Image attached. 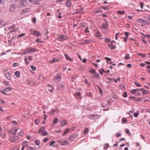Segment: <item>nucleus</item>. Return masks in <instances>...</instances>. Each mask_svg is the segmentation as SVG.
I'll return each instance as SVG.
<instances>
[{"label":"nucleus","mask_w":150,"mask_h":150,"mask_svg":"<svg viewBox=\"0 0 150 150\" xmlns=\"http://www.w3.org/2000/svg\"><path fill=\"white\" fill-rule=\"evenodd\" d=\"M58 121V119L56 117H54L53 120V124L55 125L56 124Z\"/></svg>","instance_id":"nucleus-27"},{"label":"nucleus","mask_w":150,"mask_h":150,"mask_svg":"<svg viewBox=\"0 0 150 150\" xmlns=\"http://www.w3.org/2000/svg\"><path fill=\"white\" fill-rule=\"evenodd\" d=\"M27 148L28 150H35L33 147L27 146Z\"/></svg>","instance_id":"nucleus-48"},{"label":"nucleus","mask_w":150,"mask_h":150,"mask_svg":"<svg viewBox=\"0 0 150 150\" xmlns=\"http://www.w3.org/2000/svg\"><path fill=\"white\" fill-rule=\"evenodd\" d=\"M78 136L77 134L76 133H75L73 135H71L69 137V139H70V138L71 137H73V138H74L77 137Z\"/></svg>","instance_id":"nucleus-31"},{"label":"nucleus","mask_w":150,"mask_h":150,"mask_svg":"<svg viewBox=\"0 0 150 150\" xmlns=\"http://www.w3.org/2000/svg\"><path fill=\"white\" fill-rule=\"evenodd\" d=\"M95 35L97 37L99 38L100 39H102V38H100L102 37V35L99 31H97L96 33H95Z\"/></svg>","instance_id":"nucleus-14"},{"label":"nucleus","mask_w":150,"mask_h":150,"mask_svg":"<svg viewBox=\"0 0 150 150\" xmlns=\"http://www.w3.org/2000/svg\"><path fill=\"white\" fill-rule=\"evenodd\" d=\"M88 132V128H86L84 130V133L85 134H87V133Z\"/></svg>","instance_id":"nucleus-41"},{"label":"nucleus","mask_w":150,"mask_h":150,"mask_svg":"<svg viewBox=\"0 0 150 150\" xmlns=\"http://www.w3.org/2000/svg\"><path fill=\"white\" fill-rule=\"evenodd\" d=\"M40 135L42 136H45L48 134V133L46 131H43L41 132H38Z\"/></svg>","instance_id":"nucleus-15"},{"label":"nucleus","mask_w":150,"mask_h":150,"mask_svg":"<svg viewBox=\"0 0 150 150\" xmlns=\"http://www.w3.org/2000/svg\"><path fill=\"white\" fill-rule=\"evenodd\" d=\"M58 142L60 143L61 145L62 146L67 145L69 144L68 142L66 140L63 141L59 140Z\"/></svg>","instance_id":"nucleus-6"},{"label":"nucleus","mask_w":150,"mask_h":150,"mask_svg":"<svg viewBox=\"0 0 150 150\" xmlns=\"http://www.w3.org/2000/svg\"><path fill=\"white\" fill-rule=\"evenodd\" d=\"M123 96L124 98H126L127 96V95L126 92H125L123 94Z\"/></svg>","instance_id":"nucleus-55"},{"label":"nucleus","mask_w":150,"mask_h":150,"mask_svg":"<svg viewBox=\"0 0 150 150\" xmlns=\"http://www.w3.org/2000/svg\"><path fill=\"white\" fill-rule=\"evenodd\" d=\"M125 58L126 60H128L130 59L129 55V54H127L125 57Z\"/></svg>","instance_id":"nucleus-36"},{"label":"nucleus","mask_w":150,"mask_h":150,"mask_svg":"<svg viewBox=\"0 0 150 150\" xmlns=\"http://www.w3.org/2000/svg\"><path fill=\"white\" fill-rule=\"evenodd\" d=\"M100 117V115L97 114H90L88 116V117L92 120L97 119Z\"/></svg>","instance_id":"nucleus-2"},{"label":"nucleus","mask_w":150,"mask_h":150,"mask_svg":"<svg viewBox=\"0 0 150 150\" xmlns=\"http://www.w3.org/2000/svg\"><path fill=\"white\" fill-rule=\"evenodd\" d=\"M137 55L139 56H141L142 57H144L146 56V55H145L144 54L138 53Z\"/></svg>","instance_id":"nucleus-54"},{"label":"nucleus","mask_w":150,"mask_h":150,"mask_svg":"<svg viewBox=\"0 0 150 150\" xmlns=\"http://www.w3.org/2000/svg\"><path fill=\"white\" fill-rule=\"evenodd\" d=\"M57 88L59 90L63 89L64 88V86L62 84H60L58 85Z\"/></svg>","instance_id":"nucleus-18"},{"label":"nucleus","mask_w":150,"mask_h":150,"mask_svg":"<svg viewBox=\"0 0 150 150\" xmlns=\"http://www.w3.org/2000/svg\"><path fill=\"white\" fill-rule=\"evenodd\" d=\"M45 129V127L44 126H42L40 127V130L38 132H41L44 131V130Z\"/></svg>","instance_id":"nucleus-32"},{"label":"nucleus","mask_w":150,"mask_h":150,"mask_svg":"<svg viewBox=\"0 0 150 150\" xmlns=\"http://www.w3.org/2000/svg\"><path fill=\"white\" fill-rule=\"evenodd\" d=\"M125 131H126V133L127 134H129V135L131 134V133L130 132L128 129H126L125 130Z\"/></svg>","instance_id":"nucleus-56"},{"label":"nucleus","mask_w":150,"mask_h":150,"mask_svg":"<svg viewBox=\"0 0 150 150\" xmlns=\"http://www.w3.org/2000/svg\"><path fill=\"white\" fill-rule=\"evenodd\" d=\"M49 139L48 138L45 137L44 139L43 142H44L45 143L46 142H47L49 140Z\"/></svg>","instance_id":"nucleus-63"},{"label":"nucleus","mask_w":150,"mask_h":150,"mask_svg":"<svg viewBox=\"0 0 150 150\" xmlns=\"http://www.w3.org/2000/svg\"><path fill=\"white\" fill-rule=\"evenodd\" d=\"M111 41V40L110 39L107 38H105V41L106 42H110Z\"/></svg>","instance_id":"nucleus-61"},{"label":"nucleus","mask_w":150,"mask_h":150,"mask_svg":"<svg viewBox=\"0 0 150 150\" xmlns=\"http://www.w3.org/2000/svg\"><path fill=\"white\" fill-rule=\"evenodd\" d=\"M117 13H118L122 15V14H124L125 13V11H117Z\"/></svg>","instance_id":"nucleus-46"},{"label":"nucleus","mask_w":150,"mask_h":150,"mask_svg":"<svg viewBox=\"0 0 150 150\" xmlns=\"http://www.w3.org/2000/svg\"><path fill=\"white\" fill-rule=\"evenodd\" d=\"M102 10L100 9H98L95 11L96 13H101L102 12Z\"/></svg>","instance_id":"nucleus-42"},{"label":"nucleus","mask_w":150,"mask_h":150,"mask_svg":"<svg viewBox=\"0 0 150 150\" xmlns=\"http://www.w3.org/2000/svg\"><path fill=\"white\" fill-rule=\"evenodd\" d=\"M19 64L18 63L16 62L13 63L12 64V66L13 67H16L18 66Z\"/></svg>","instance_id":"nucleus-52"},{"label":"nucleus","mask_w":150,"mask_h":150,"mask_svg":"<svg viewBox=\"0 0 150 150\" xmlns=\"http://www.w3.org/2000/svg\"><path fill=\"white\" fill-rule=\"evenodd\" d=\"M71 5V1L69 0H67L66 2V6L68 7L69 8Z\"/></svg>","instance_id":"nucleus-19"},{"label":"nucleus","mask_w":150,"mask_h":150,"mask_svg":"<svg viewBox=\"0 0 150 150\" xmlns=\"http://www.w3.org/2000/svg\"><path fill=\"white\" fill-rule=\"evenodd\" d=\"M48 89L49 90V91L50 92H52L53 90L52 87L50 85H48Z\"/></svg>","instance_id":"nucleus-34"},{"label":"nucleus","mask_w":150,"mask_h":150,"mask_svg":"<svg viewBox=\"0 0 150 150\" xmlns=\"http://www.w3.org/2000/svg\"><path fill=\"white\" fill-rule=\"evenodd\" d=\"M81 94L80 92H76L75 93V95L76 96H78L79 97L81 95Z\"/></svg>","instance_id":"nucleus-60"},{"label":"nucleus","mask_w":150,"mask_h":150,"mask_svg":"<svg viewBox=\"0 0 150 150\" xmlns=\"http://www.w3.org/2000/svg\"><path fill=\"white\" fill-rule=\"evenodd\" d=\"M36 50L33 48H30V49L28 50V53H30V52H36Z\"/></svg>","instance_id":"nucleus-28"},{"label":"nucleus","mask_w":150,"mask_h":150,"mask_svg":"<svg viewBox=\"0 0 150 150\" xmlns=\"http://www.w3.org/2000/svg\"><path fill=\"white\" fill-rule=\"evenodd\" d=\"M67 36L63 35H59L58 38V40L62 41L66 40H67Z\"/></svg>","instance_id":"nucleus-3"},{"label":"nucleus","mask_w":150,"mask_h":150,"mask_svg":"<svg viewBox=\"0 0 150 150\" xmlns=\"http://www.w3.org/2000/svg\"><path fill=\"white\" fill-rule=\"evenodd\" d=\"M137 21L139 23L143 24L142 25V26H144L149 24L148 21L143 19H138Z\"/></svg>","instance_id":"nucleus-1"},{"label":"nucleus","mask_w":150,"mask_h":150,"mask_svg":"<svg viewBox=\"0 0 150 150\" xmlns=\"http://www.w3.org/2000/svg\"><path fill=\"white\" fill-rule=\"evenodd\" d=\"M143 99V98H136V101L137 102L141 101Z\"/></svg>","instance_id":"nucleus-53"},{"label":"nucleus","mask_w":150,"mask_h":150,"mask_svg":"<svg viewBox=\"0 0 150 150\" xmlns=\"http://www.w3.org/2000/svg\"><path fill=\"white\" fill-rule=\"evenodd\" d=\"M18 135L22 136L24 134V132L23 130H21L18 133Z\"/></svg>","instance_id":"nucleus-35"},{"label":"nucleus","mask_w":150,"mask_h":150,"mask_svg":"<svg viewBox=\"0 0 150 150\" xmlns=\"http://www.w3.org/2000/svg\"><path fill=\"white\" fill-rule=\"evenodd\" d=\"M102 8L103 9L105 10H108V8L107 6H103L102 7Z\"/></svg>","instance_id":"nucleus-62"},{"label":"nucleus","mask_w":150,"mask_h":150,"mask_svg":"<svg viewBox=\"0 0 150 150\" xmlns=\"http://www.w3.org/2000/svg\"><path fill=\"white\" fill-rule=\"evenodd\" d=\"M39 79L41 81H44L45 80V78L42 75H39Z\"/></svg>","instance_id":"nucleus-25"},{"label":"nucleus","mask_w":150,"mask_h":150,"mask_svg":"<svg viewBox=\"0 0 150 150\" xmlns=\"http://www.w3.org/2000/svg\"><path fill=\"white\" fill-rule=\"evenodd\" d=\"M15 75L17 77H19L20 76V72L18 71H16L15 72Z\"/></svg>","instance_id":"nucleus-30"},{"label":"nucleus","mask_w":150,"mask_h":150,"mask_svg":"<svg viewBox=\"0 0 150 150\" xmlns=\"http://www.w3.org/2000/svg\"><path fill=\"white\" fill-rule=\"evenodd\" d=\"M61 126L63 127L67 124V122L65 120H62L60 121Z\"/></svg>","instance_id":"nucleus-13"},{"label":"nucleus","mask_w":150,"mask_h":150,"mask_svg":"<svg viewBox=\"0 0 150 150\" xmlns=\"http://www.w3.org/2000/svg\"><path fill=\"white\" fill-rule=\"evenodd\" d=\"M139 90V88L132 89L130 91V93L132 94L135 93L136 95H140V93L139 92H138V91Z\"/></svg>","instance_id":"nucleus-4"},{"label":"nucleus","mask_w":150,"mask_h":150,"mask_svg":"<svg viewBox=\"0 0 150 150\" xmlns=\"http://www.w3.org/2000/svg\"><path fill=\"white\" fill-rule=\"evenodd\" d=\"M36 31H37L35 30H30V32H31V33L33 35H34L35 34V33H37Z\"/></svg>","instance_id":"nucleus-44"},{"label":"nucleus","mask_w":150,"mask_h":150,"mask_svg":"<svg viewBox=\"0 0 150 150\" xmlns=\"http://www.w3.org/2000/svg\"><path fill=\"white\" fill-rule=\"evenodd\" d=\"M13 137H9L10 141L12 142H15V141L18 139L19 138L18 137L16 136V135L13 136Z\"/></svg>","instance_id":"nucleus-7"},{"label":"nucleus","mask_w":150,"mask_h":150,"mask_svg":"<svg viewBox=\"0 0 150 150\" xmlns=\"http://www.w3.org/2000/svg\"><path fill=\"white\" fill-rule=\"evenodd\" d=\"M129 33L128 32H125V35L126 36L125 37L124 39H123L124 42H127V38L128 37V34Z\"/></svg>","instance_id":"nucleus-17"},{"label":"nucleus","mask_w":150,"mask_h":150,"mask_svg":"<svg viewBox=\"0 0 150 150\" xmlns=\"http://www.w3.org/2000/svg\"><path fill=\"white\" fill-rule=\"evenodd\" d=\"M15 8V5L14 4H12L10 7V10L11 11H13Z\"/></svg>","instance_id":"nucleus-23"},{"label":"nucleus","mask_w":150,"mask_h":150,"mask_svg":"<svg viewBox=\"0 0 150 150\" xmlns=\"http://www.w3.org/2000/svg\"><path fill=\"white\" fill-rule=\"evenodd\" d=\"M108 46L110 49L112 50L115 49L116 48V46H114L112 44H109Z\"/></svg>","instance_id":"nucleus-21"},{"label":"nucleus","mask_w":150,"mask_h":150,"mask_svg":"<svg viewBox=\"0 0 150 150\" xmlns=\"http://www.w3.org/2000/svg\"><path fill=\"white\" fill-rule=\"evenodd\" d=\"M6 77L7 79L10 80L11 79V74L9 72L7 73L6 74Z\"/></svg>","instance_id":"nucleus-20"},{"label":"nucleus","mask_w":150,"mask_h":150,"mask_svg":"<svg viewBox=\"0 0 150 150\" xmlns=\"http://www.w3.org/2000/svg\"><path fill=\"white\" fill-rule=\"evenodd\" d=\"M15 27V25L13 24L12 26L9 27L8 28V30H10L11 29H13Z\"/></svg>","instance_id":"nucleus-37"},{"label":"nucleus","mask_w":150,"mask_h":150,"mask_svg":"<svg viewBox=\"0 0 150 150\" xmlns=\"http://www.w3.org/2000/svg\"><path fill=\"white\" fill-rule=\"evenodd\" d=\"M70 129L68 128L66 129L64 132V133L62 134L63 136L66 135L69 131Z\"/></svg>","instance_id":"nucleus-26"},{"label":"nucleus","mask_w":150,"mask_h":150,"mask_svg":"<svg viewBox=\"0 0 150 150\" xmlns=\"http://www.w3.org/2000/svg\"><path fill=\"white\" fill-rule=\"evenodd\" d=\"M109 147V144H106L105 145L104 147V148L105 149H107Z\"/></svg>","instance_id":"nucleus-49"},{"label":"nucleus","mask_w":150,"mask_h":150,"mask_svg":"<svg viewBox=\"0 0 150 150\" xmlns=\"http://www.w3.org/2000/svg\"><path fill=\"white\" fill-rule=\"evenodd\" d=\"M129 98L130 99L132 100H133L135 101H136V98L135 97L132 96H130L129 97Z\"/></svg>","instance_id":"nucleus-51"},{"label":"nucleus","mask_w":150,"mask_h":150,"mask_svg":"<svg viewBox=\"0 0 150 150\" xmlns=\"http://www.w3.org/2000/svg\"><path fill=\"white\" fill-rule=\"evenodd\" d=\"M59 60V59L58 58H54L50 60L49 61V62L51 63H53L58 62Z\"/></svg>","instance_id":"nucleus-9"},{"label":"nucleus","mask_w":150,"mask_h":150,"mask_svg":"<svg viewBox=\"0 0 150 150\" xmlns=\"http://www.w3.org/2000/svg\"><path fill=\"white\" fill-rule=\"evenodd\" d=\"M61 75L59 74H57L55 76V78L56 79H58L59 80H60L61 79Z\"/></svg>","instance_id":"nucleus-33"},{"label":"nucleus","mask_w":150,"mask_h":150,"mask_svg":"<svg viewBox=\"0 0 150 150\" xmlns=\"http://www.w3.org/2000/svg\"><path fill=\"white\" fill-rule=\"evenodd\" d=\"M37 33H35V34L34 35H36L37 36H40L41 35V34L39 32L37 31H36Z\"/></svg>","instance_id":"nucleus-43"},{"label":"nucleus","mask_w":150,"mask_h":150,"mask_svg":"<svg viewBox=\"0 0 150 150\" xmlns=\"http://www.w3.org/2000/svg\"><path fill=\"white\" fill-rule=\"evenodd\" d=\"M45 34L44 35L45 36V38L46 39L47 38H48V31L47 29H45Z\"/></svg>","instance_id":"nucleus-22"},{"label":"nucleus","mask_w":150,"mask_h":150,"mask_svg":"<svg viewBox=\"0 0 150 150\" xmlns=\"http://www.w3.org/2000/svg\"><path fill=\"white\" fill-rule=\"evenodd\" d=\"M33 4H34L38 5L40 4V2L38 1H33Z\"/></svg>","instance_id":"nucleus-50"},{"label":"nucleus","mask_w":150,"mask_h":150,"mask_svg":"<svg viewBox=\"0 0 150 150\" xmlns=\"http://www.w3.org/2000/svg\"><path fill=\"white\" fill-rule=\"evenodd\" d=\"M31 67L33 71H35L36 70V68L33 65H31Z\"/></svg>","instance_id":"nucleus-57"},{"label":"nucleus","mask_w":150,"mask_h":150,"mask_svg":"<svg viewBox=\"0 0 150 150\" xmlns=\"http://www.w3.org/2000/svg\"><path fill=\"white\" fill-rule=\"evenodd\" d=\"M18 28H14V29H13L10 31V32H9V33H11L13 32H17L18 31Z\"/></svg>","instance_id":"nucleus-39"},{"label":"nucleus","mask_w":150,"mask_h":150,"mask_svg":"<svg viewBox=\"0 0 150 150\" xmlns=\"http://www.w3.org/2000/svg\"><path fill=\"white\" fill-rule=\"evenodd\" d=\"M140 90L142 91L143 93L145 94H147L148 93V91L146 90V89L144 88H141L139 90Z\"/></svg>","instance_id":"nucleus-24"},{"label":"nucleus","mask_w":150,"mask_h":150,"mask_svg":"<svg viewBox=\"0 0 150 150\" xmlns=\"http://www.w3.org/2000/svg\"><path fill=\"white\" fill-rule=\"evenodd\" d=\"M108 27V22L106 21L103 23L102 28L103 29H107Z\"/></svg>","instance_id":"nucleus-12"},{"label":"nucleus","mask_w":150,"mask_h":150,"mask_svg":"<svg viewBox=\"0 0 150 150\" xmlns=\"http://www.w3.org/2000/svg\"><path fill=\"white\" fill-rule=\"evenodd\" d=\"M86 94L89 97H91V93L90 92L87 91L86 93Z\"/></svg>","instance_id":"nucleus-47"},{"label":"nucleus","mask_w":150,"mask_h":150,"mask_svg":"<svg viewBox=\"0 0 150 150\" xmlns=\"http://www.w3.org/2000/svg\"><path fill=\"white\" fill-rule=\"evenodd\" d=\"M64 56L67 60L70 61H73V59L70 57L67 54H65Z\"/></svg>","instance_id":"nucleus-16"},{"label":"nucleus","mask_w":150,"mask_h":150,"mask_svg":"<svg viewBox=\"0 0 150 150\" xmlns=\"http://www.w3.org/2000/svg\"><path fill=\"white\" fill-rule=\"evenodd\" d=\"M35 143L37 146H38L40 144V141L39 140H37L35 141Z\"/></svg>","instance_id":"nucleus-40"},{"label":"nucleus","mask_w":150,"mask_h":150,"mask_svg":"<svg viewBox=\"0 0 150 150\" xmlns=\"http://www.w3.org/2000/svg\"><path fill=\"white\" fill-rule=\"evenodd\" d=\"M27 4V2L25 0H22L20 1L21 6H25Z\"/></svg>","instance_id":"nucleus-11"},{"label":"nucleus","mask_w":150,"mask_h":150,"mask_svg":"<svg viewBox=\"0 0 150 150\" xmlns=\"http://www.w3.org/2000/svg\"><path fill=\"white\" fill-rule=\"evenodd\" d=\"M25 82L26 84L31 86L35 84L34 82L33 81L29 79L26 80Z\"/></svg>","instance_id":"nucleus-8"},{"label":"nucleus","mask_w":150,"mask_h":150,"mask_svg":"<svg viewBox=\"0 0 150 150\" xmlns=\"http://www.w3.org/2000/svg\"><path fill=\"white\" fill-rule=\"evenodd\" d=\"M59 111L57 109H52L50 114L51 115H52L53 114H56Z\"/></svg>","instance_id":"nucleus-10"},{"label":"nucleus","mask_w":150,"mask_h":150,"mask_svg":"<svg viewBox=\"0 0 150 150\" xmlns=\"http://www.w3.org/2000/svg\"><path fill=\"white\" fill-rule=\"evenodd\" d=\"M134 84L137 86V87H141L142 86L140 84H138V83H137L136 82H134Z\"/></svg>","instance_id":"nucleus-64"},{"label":"nucleus","mask_w":150,"mask_h":150,"mask_svg":"<svg viewBox=\"0 0 150 150\" xmlns=\"http://www.w3.org/2000/svg\"><path fill=\"white\" fill-rule=\"evenodd\" d=\"M139 114V113L138 112H135L134 113V116L136 117L138 116Z\"/></svg>","instance_id":"nucleus-59"},{"label":"nucleus","mask_w":150,"mask_h":150,"mask_svg":"<svg viewBox=\"0 0 150 150\" xmlns=\"http://www.w3.org/2000/svg\"><path fill=\"white\" fill-rule=\"evenodd\" d=\"M120 78H117V79L116 80L114 78H113V80H114L115 81V83H117V81H120Z\"/></svg>","instance_id":"nucleus-58"},{"label":"nucleus","mask_w":150,"mask_h":150,"mask_svg":"<svg viewBox=\"0 0 150 150\" xmlns=\"http://www.w3.org/2000/svg\"><path fill=\"white\" fill-rule=\"evenodd\" d=\"M19 129V128L15 127L12 128L11 130V133L13 136H15L16 133Z\"/></svg>","instance_id":"nucleus-5"},{"label":"nucleus","mask_w":150,"mask_h":150,"mask_svg":"<svg viewBox=\"0 0 150 150\" xmlns=\"http://www.w3.org/2000/svg\"><path fill=\"white\" fill-rule=\"evenodd\" d=\"M30 11V9L29 8H27L24 9L22 11V13H27L28 11Z\"/></svg>","instance_id":"nucleus-38"},{"label":"nucleus","mask_w":150,"mask_h":150,"mask_svg":"<svg viewBox=\"0 0 150 150\" xmlns=\"http://www.w3.org/2000/svg\"><path fill=\"white\" fill-rule=\"evenodd\" d=\"M36 31H37L35 30H30V32H31V33L33 35H34L35 34V33H37Z\"/></svg>","instance_id":"nucleus-45"},{"label":"nucleus","mask_w":150,"mask_h":150,"mask_svg":"<svg viewBox=\"0 0 150 150\" xmlns=\"http://www.w3.org/2000/svg\"><path fill=\"white\" fill-rule=\"evenodd\" d=\"M11 89V88L10 87H6L4 89V90L6 91H9Z\"/></svg>","instance_id":"nucleus-29"}]
</instances>
